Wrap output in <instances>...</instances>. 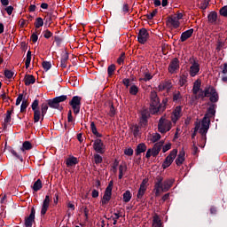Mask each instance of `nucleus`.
Returning a JSON list of instances; mask_svg holds the SVG:
<instances>
[{"instance_id": "obj_18", "label": "nucleus", "mask_w": 227, "mask_h": 227, "mask_svg": "<svg viewBox=\"0 0 227 227\" xmlns=\"http://www.w3.org/2000/svg\"><path fill=\"white\" fill-rule=\"evenodd\" d=\"M49 205H51V197L46 195L41 208V215H45V214H47V211L49 210Z\"/></svg>"}, {"instance_id": "obj_63", "label": "nucleus", "mask_w": 227, "mask_h": 227, "mask_svg": "<svg viewBox=\"0 0 227 227\" xmlns=\"http://www.w3.org/2000/svg\"><path fill=\"white\" fill-rule=\"evenodd\" d=\"M67 121L70 123L72 121H74V117L72 116V110H69L68 111V114H67Z\"/></svg>"}, {"instance_id": "obj_34", "label": "nucleus", "mask_w": 227, "mask_h": 227, "mask_svg": "<svg viewBox=\"0 0 227 227\" xmlns=\"http://www.w3.org/2000/svg\"><path fill=\"white\" fill-rule=\"evenodd\" d=\"M48 106L52 107L53 109H58V107H59V103H58V100L55 98L48 101Z\"/></svg>"}, {"instance_id": "obj_1", "label": "nucleus", "mask_w": 227, "mask_h": 227, "mask_svg": "<svg viewBox=\"0 0 227 227\" xmlns=\"http://www.w3.org/2000/svg\"><path fill=\"white\" fill-rule=\"evenodd\" d=\"M164 178L160 176H157L156 183L154 184V194L156 197L160 196L161 192H168L170 187H173V179H167L164 182Z\"/></svg>"}, {"instance_id": "obj_19", "label": "nucleus", "mask_w": 227, "mask_h": 227, "mask_svg": "<svg viewBox=\"0 0 227 227\" xmlns=\"http://www.w3.org/2000/svg\"><path fill=\"white\" fill-rule=\"evenodd\" d=\"M35 214H36V211L35 210V207H32L29 216L25 219L26 227L33 226V222L35 221Z\"/></svg>"}, {"instance_id": "obj_4", "label": "nucleus", "mask_w": 227, "mask_h": 227, "mask_svg": "<svg viewBox=\"0 0 227 227\" xmlns=\"http://www.w3.org/2000/svg\"><path fill=\"white\" fill-rule=\"evenodd\" d=\"M166 107L160 105V100L159 99V96H157V92L151 91V103H150V113L152 114H161Z\"/></svg>"}, {"instance_id": "obj_57", "label": "nucleus", "mask_w": 227, "mask_h": 227, "mask_svg": "<svg viewBox=\"0 0 227 227\" xmlns=\"http://www.w3.org/2000/svg\"><path fill=\"white\" fill-rule=\"evenodd\" d=\"M168 150H171V143L166 144V145L162 147V152H163V153H166V152H168Z\"/></svg>"}, {"instance_id": "obj_49", "label": "nucleus", "mask_w": 227, "mask_h": 227, "mask_svg": "<svg viewBox=\"0 0 227 227\" xmlns=\"http://www.w3.org/2000/svg\"><path fill=\"white\" fill-rule=\"evenodd\" d=\"M187 82V76L182 75L179 79V84L180 86H184V84Z\"/></svg>"}, {"instance_id": "obj_14", "label": "nucleus", "mask_w": 227, "mask_h": 227, "mask_svg": "<svg viewBox=\"0 0 227 227\" xmlns=\"http://www.w3.org/2000/svg\"><path fill=\"white\" fill-rule=\"evenodd\" d=\"M180 69V61L178 59H174L168 65L169 74H176Z\"/></svg>"}, {"instance_id": "obj_24", "label": "nucleus", "mask_w": 227, "mask_h": 227, "mask_svg": "<svg viewBox=\"0 0 227 227\" xmlns=\"http://www.w3.org/2000/svg\"><path fill=\"white\" fill-rule=\"evenodd\" d=\"M35 82H36V79L35 78V76H33V74L25 75V78H24L25 86L35 84Z\"/></svg>"}, {"instance_id": "obj_15", "label": "nucleus", "mask_w": 227, "mask_h": 227, "mask_svg": "<svg viewBox=\"0 0 227 227\" xmlns=\"http://www.w3.org/2000/svg\"><path fill=\"white\" fill-rule=\"evenodd\" d=\"M93 149L97 153H106V147L104 145V142H102L101 139H96L93 144Z\"/></svg>"}, {"instance_id": "obj_46", "label": "nucleus", "mask_w": 227, "mask_h": 227, "mask_svg": "<svg viewBox=\"0 0 227 227\" xmlns=\"http://www.w3.org/2000/svg\"><path fill=\"white\" fill-rule=\"evenodd\" d=\"M205 95H206V90H203L200 89L198 94H195V97L196 98H205V97H207Z\"/></svg>"}, {"instance_id": "obj_56", "label": "nucleus", "mask_w": 227, "mask_h": 227, "mask_svg": "<svg viewBox=\"0 0 227 227\" xmlns=\"http://www.w3.org/2000/svg\"><path fill=\"white\" fill-rule=\"evenodd\" d=\"M4 75L7 79H12V77H13V72H12L10 70H5Z\"/></svg>"}, {"instance_id": "obj_3", "label": "nucleus", "mask_w": 227, "mask_h": 227, "mask_svg": "<svg viewBox=\"0 0 227 227\" xmlns=\"http://www.w3.org/2000/svg\"><path fill=\"white\" fill-rule=\"evenodd\" d=\"M208 129H210V121H207L204 118L201 121L195 123L194 132H199V134H201L202 145H200L201 148H203V145L207 143V132H208Z\"/></svg>"}, {"instance_id": "obj_13", "label": "nucleus", "mask_w": 227, "mask_h": 227, "mask_svg": "<svg viewBox=\"0 0 227 227\" xmlns=\"http://www.w3.org/2000/svg\"><path fill=\"white\" fill-rule=\"evenodd\" d=\"M149 38H150V34L148 33V30H146V28H141L137 35L138 43L145 44L146 43V42H148Z\"/></svg>"}, {"instance_id": "obj_55", "label": "nucleus", "mask_w": 227, "mask_h": 227, "mask_svg": "<svg viewBox=\"0 0 227 227\" xmlns=\"http://www.w3.org/2000/svg\"><path fill=\"white\" fill-rule=\"evenodd\" d=\"M125 155H128L129 157L134 155V150L132 148L125 149L124 151Z\"/></svg>"}, {"instance_id": "obj_36", "label": "nucleus", "mask_w": 227, "mask_h": 227, "mask_svg": "<svg viewBox=\"0 0 227 227\" xmlns=\"http://www.w3.org/2000/svg\"><path fill=\"white\" fill-rule=\"evenodd\" d=\"M114 72H116V65L112 64L107 68L108 77H113V75H114Z\"/></svg>"}, {"instance_id": "obj_59", "label": "nucleus", "mask_w": 227, "mask_h": 227, "mask_svg": "<svg viewBox=\"0 0 227 227\" xmlns=\"http://www.w3.org/2000/svg\"><path fill=\"white\" fill-rule=\"evenodd\" d=\"M23 98H24V95L20 94L16 99V106H20V102H22Z\"/></svg>"}, {"instance_id": "obj_42", "label": "nucleus", "mask_w": 227, "mask_h": 227, "mask_svg": "<svg viewBox=\"0 0 227 227\" xmlns=\"http://www.w3.org/2000/svg\"><path fill=\"white\" fill-rule=\"evenodd\" d=\"M26 68H29V65H31V51H28L27 53V59L25 61Z\"/></svg>"}, {"instance_id": "obj_41", "label": "nucleus", "mask_w": 227, "mask_h": 227, "mask_svg": "<svg viewBox=\"0 0 227 227\" xmlns=\"http://www.w3.org/2000/svg\"><path fill=\"white\" fill-rule=\"evenodd\" d=\"M129 93L131 95H137V93H139V87H137V85H131L129 88Z\"/></svg>"}, {"instance_id": "obj_40", "label": "nucleus", "mask_w": 227, "mask_h": 227, "mask_svg": "<svg viewBox=\"0 0 227 227\" xmlns=\"http://www.w3.org/2000/svg\"><path fill=\"white\" fill-rule=\"evenodd\" d=\"M159 139H160V134L159 133H153V135L150 136L151 143H157Z\"/></svg>"}, {"instance_id": "obj_32", "label": "nucleus", "mask_w": 227, "mask_h": 227, "mask_svg": "<svg viewBox=\"0 0 227 227\" xmlns=\"http://www.w3.org/2000/svg\"><path fill=\"white\" fill-rule=\"evenodd\" d=\"M43 184H42V180L37 179L34 185L32 186L33 191H35V192H38V191H40V189H42Z\"/></svg>"}, {"instance_id": "obj_38", "label": "nucleus", "mask_w": 227, "mask_h": 227, "mask_svg": "<svg viewBox=\"0 0 227 227\" xmlns=\"http://www.w3.org/2000/svg\"><path fill=\"white\" fill-rule=\"evenodd\" d=\"M12 114H13V106H12L11 110H8L6 113V117L4 119L5 123H10V121H12Z\"/></svg>"}, {"instance_id": "obj_22", "label": "nucleus", "mask_w": 227, "mask_h": 227, "mask_svg": "<svg viewBox=\"0 0 227 227\" xmlns=\"http://www.w3.org/2000/svg\"><path fill=\"white\" fill-rule=\"evenodd\" d=\"M184 162H185V151H184V149H182L179 152L177 158L176 159V166H182V164H184Z\"/></svg>"}, {"instance_id": "obj_51", "label": "nucleus", "mask_w": 227, "mask_h": 227, "mask_svg": "<svg viewBox=\"0 0 227 227\" xmlns=\"http://www.w3.org/2000/svg\"><path fill=\"white\" fill-rule=\"evenodd\" d=\"M155 15H157V9H155L154 11H153L152 12H150L149 14L146 15V18L149 20H152V19H153V17H155Z\"/></svg>"}, {"instance_id": "obj_37", "label": "nucleus", "mask_w": 227, "mask_h": 227, "mask_svg": "<svg viewBox=\"0 0 227 227\" xmlns=\"http://www.w3.org/2000/svg\"><path fill=\"white\" fill-rule=\"evenodd\" d=\"M145 152H146V145L139 144L137 147V155H139L140 153H145Z\"/></svg>"}, {"instance_id": "obj_10", "label": "nucleus", "mask_w": 227, "mask_h": 227, "mask_svg": "<svg viewBox=\"0 0 227 227\" xmlns=\"http://www.w3.org/2000/svg\"><path fill=\"white\" fill-rule=\"evenodd\" d=\"M111 196H113V181H110L105 193L103 195V198L101 200L102 205H107L109 201H111Z\"/></svg>"}, {"instance_id": "obj_31", "label": "nucleus", "mask_w": 227, "mask_h": 227, "mask_svg": "<svg viewBox=\"0 0 227 227\" xmlns=\"http://www.w3.org/2000/svg\"><path fill=\"white\" fill-rule=\"evenodd\" d=\"M127 173V165L122 164L119 167V179L121 180L123 178V175Z\"/></svg>"}, {"instance_id": "obj_33", "label": "nucleus", "mask_w": 227, "mask_h": 227, "mask_svg": "<svg viewBox=\"0 0 227 227\" xmlns=\"http://www.w3.org/2000/svg\"><path fill=\"white\" fill-rule=\"evenodd\" d=\"M130 200H132V193L130 192V191H126L123 193L122 200L124 203H129Z\"/></svg>"}, {"instance_id": "obj_47", "label": "nucleus", "mask_w": 227, "mask_h": 227, "mask_svg": "<svg viewBox=\"0 0 227 227\" xmlns=\"http://www.w3.org/2000/svg\"><path fill=\"white\" fill-rule=\"evenodd\" d=\"M67 61H68V55H66L60 61L62 68H67Z\"/></svg>"}, {"instance_id": "obj_61", "label": "nucleus", "mask_w": 227, "mask_h": 227, "mask_svg": "<svg viewBox=\"0 0 227 227\" xmlns=\"http://www.w3.org/2000/svg\"><path fill=\"white\" fill-rule=\"evenodd\" d=\"M122 84H124V86H126V88H129V86H130V79L124 78L122 80Z\"/></svg>"}, {"instance_id": "obj_21", "label": "nucleus", "mask_w": 227, "mask_h": 227, "mask_svg": "<svg viewBox=\"0 0 227 227\" xmlns=\"http://www.w3.org/2000/svg\"><path fill=\"white\" fill-rule=\"evenodd\" d=\"M214 116H215V105H211L204 116V120L210 121V118H214Z\"/></svg>"}, {"instance_id": "obj_53", "label": "nucleus", "mask_w": 227, "mask_h": 227, "mask_svg": "<svg viewBox=\"0 0 227 227\" xmlns=\"http://www.w3.org/2000/svg\"><path fill=\"white\" fill-rule=\"evenodd\" d=\"M180 98H182V94H180V91L175 92L173 95V100L176 101V100H180Z\"/></svg>"}, {"instance_id": "obj_27", "label": "nucleus", "mask_w": 227, "mask_h": 227, "mask_svg": "<svg viewBox=\"0 0 227 227\" xmlns=\"http://www.w3.org/2000/svg\"><path fill=\"white\" fill-rule=\"evenodd\" d=\"M207 19L210 24H215L217 22V12L209 13Z\"/></svg>"}, {"instance_id": "obj_43", "label": "nucleus", "mask_w": 227, "mask_h": 227, "mask_svg": "<svg viewBox=\"0 0 227 227\" xmlns=\"http://www.w3.org/2000/svg\"><path fill=\"white\" fill-rule=\"evenodd\" d=\"M27 106H29V102L24 99L20 106V113H25L26 109H27Z\"/></svg>"}, {"instance_id": "obj_58", "label": "nucleus", "mask_w": 227, "mask_h": 227, "mask_svg": "<svg viewBox=\"0 0 227 227\" xmlns=\"http://www.w3.org/2000/svg\"><path fill=\"white\" fill-rule=\"evenodd\" d=\"M43 36H44V38L49 39L52 36V32H51L49 29H47L43 32Z\"/></svg>"}, {"instance_id": "obj_6", "label": "nucleus", "mask_w": 227, "mask_h": 227, "mask_svg": "<svg viewBox=\"0 0 227 227\" xmlns=\"http://www.w3.org/2000/svg\"><path fill=\"white\" fill-rule=\"evenodd\" d=\"M33 148V145L29 141H25L22 145V147L20 149V153H17V151L12 150L11 151V153L16 157V159H19L22 162L24 159L22 158V153L26 154V150H31Z\"/></svg>"}, {"instance_id": "obj_20", "label": "nucleus", "mask_w": 227, "mask_h": 227, "mask_svg": "<svg viewBox=\"0 0 227 227\" xmlns=\"http://www.w3.org/2000/svg\"><path fill=\"white\" fill-rule=\"evenodd\" d=\"M162 146H164V142L160 141L154 145L152 150L153 157H157L159 155L160 150H162Z\"/></svg>"}, {"instance_id": "obj_11", "label": "nucleus", "mask_w": 227, "mask_h": 227, "mask_svg": "<svg viewBox=\"0 0 227 227\" xmlns=\"http://www.w3.org/2000/svg\"><path fill=\"white\" fill-rule=\"evenodd\" d=\"M189 74L191 77H196L200 74V63L194 59H190V70Z\"/></svg>"}, {"instance_id": "obj_12", "label": "nucleus", "mask_w": 227, "mask_h": 227, "mask_svg": "<svg viewBox=\"0 0 227 227\" xmlns=\"http://www.w3.org/2000/svg\"><path fill=\"white\" fill-rule=\"evenodd\" d=\"M206 97H210V102H217L219 100V94L215 91V89L212 86L207 87L206 89Z\"/></svg>"}, {"instance_id": "obj_64", "label": "nucleus", "mask_w": 227, "mask_h": 227, "mask_svg": "<svg viewBox=\"0 0 227 227\" xmlns=\"http://www.w3.org/2000/svg\"><path fill=\"white\" fill-rule=\"evenodd\" d=\"M5 12H7L8 15H12V13H13V6L10 5L6 7Z\"/></svg>"}, {"instance_id": "obj_28", "label": "nucleus", "mask_w": 227, "mask_h": 227, "mask_svg": "<svg viewBox=\"0 0 227 227\" xmlns=\"http://www.w3.org/2000/svg\"><path fill=\"white\" fill-rule=\"evenodd\" d=\"M201 82L196 81L193 84L192 92L194 95H198L200 93V90H201Z\"/></svg>"}, {"instance_id": "obj_62", "label": "nucleus", "mask_w": 227, "mask_h": 227, "mask_svg": "<svg viewBox=\"0 0 227 227\" xmlns=\"http://www.w3.org/2000/svg\"><path fill=\"white\" fill-rule=\"evenodd\" d=\"M114 215V219H118L119 217H123V213H121V210H120L115 212Z\"/></svg>"}, {"instance_id": "obj_44", "label": "nucleus", "mask_w": 227, "mask_h": 227, "mask_svg": "<svg viewBox=\"0 0 227 227\" xmlns=\"http://www.w3.org/2000/svg\"><path fill=\"white\" fill-rule=\"evenodd\" d=\"M93 159L96 164H102L103 159L102 156H100V154H94Z\"/></svg>"}, {"instance_id": "obj_23", "label": "nucleus", "mask_w": 227, "mask_h": 227, "mask_svg": "<svg viewBox=\"0 0 227 227\" xmlns=\"http://www.w3.org/2000/svg\"><path fill=\"white\" fill-rule=\"evenodd\" d=\"M194 33V29L191 28L189 30H186L184 32L182 33L181 37H180V41L181 42H186V40H189V38H191V36H192V34Z\"/></svg>"}, {"instance_id": "obj_17", "label": "nucleus", "mask_w": 227, "mask_h": 227, "mask_svg": "<svg viewBox=\"0 0 227 227\" xmlns=\"http://www.w3.org/2000/svg\"><path fill=\"white\" fill-rule=\"evenodd\" d=\"M182 117V106H176L171 114V120L174 123H176Z\"/></svg>"}, {"instance_id": "obj_25", "label": "nucleus", "mask_w": 227, "mask_h": 227, "mask_svg": "<svg viewBox=\"0 0 227 227\" xmlns=\"http://www.w3.org/2000/svg\"><path fill=\"white\" fill-rule=\"evenodd\" d=\"M76 164H79V160L76 157L71 156L66 160L67 168H72V166H75Z\"/></svg>"}, {"instance_id": "obj_35", "label": "nucleus", "mask_w": 227, "mask_h": 227, "mask_svg": "<svg viewBox=\"0 0 227 227\" xmlns=\"http://www.w3.org/2000/svg\"><path fill=\"white\" fill-rule=\"evenodd\" d=\"M152 79H153V75H152V74L147 71L144 73L143 78H139V81H145V82H146L148 81H152Z\"/></svg>"}, {"instance_id": "obj_29", "label": "nucleus", "mask_w": 227, "mask_h": 227, "mask_svg": "<svg viewBox=\"0 0 227 227\" xmlns=\"http://www.w3.org/2000/svg\"><path fill=\"white\" fill-rule=\"evenodd\" d=\"M90 130L92 134L96 136V137H102V134L98 133V131L97 130V126L95 125L94 121L90 122Z\"/></svg>"}, {"instance_id": "obj_48", "label": "nucleus", "mask_w": 227, "mask_h": 227, "mask_svg": "<svg viewBox=\"0 0 227 227\" xmlns=\"http://www.w3.org/2000/svg\"><path fill=\"white\" fill-rule=\"evenodd\" d=\"M123 61H125V52H122L121 56L117 59L118 65H123Z\"/></svg>"}, {"instance_id": "obj_26", "label": "nucleus", "mask_w": 227, "mask_h": 227, "mask_svg": "<svg viewBox=\"0 0 227 227\" xmlns=\"http://www.w3.org/2000/svg\"><path fill=\"white\" fill-rule=\"evenodd\" d=\"M160 91H169L171 90V83L170 82H161L159 85Z\"/></svg>"}, {"instance_id": "obj_54", "label": "nucleus", "mask_w": 227, "mask_h": 227, "mask_svg": "<svg viewBox=\"0 0 227 227\" xmlns=\"http://www.w3.org/2000/svg\"><path fill=\"white\" fill-rule=\"evenodd\" d=\"M220 15H222L223 17H227V5L223 6L220 10Z\"/></svg>"}, {"instance_id": "obj_5", "label": "nucleus", "mask_w": 227, "mask_h": 227, "mask_svg": "<svg viewBox=\"0 0 227 227\" xmlns=\"http://www.w3.org/2000/svg\"><path fill=\"white\" fill-rule=\"evenodd\" d=\"M184 19V14L182 12H176L173 16H169L167 19L166 24L169 29H178L180 27V20Z\"/></svg>"}, {"instance_id": "obj_30", "label": "nucleus", "mask_w": 227, "mask_h": 227, "mask_svg": "<svg viewBox=\"0 0 227 227\" xmlns=\"http://www.w3.org/2000/svg\"><path fill=\"white\" fill-rule=\"evenodd\" d=\"M162 226V222L160 221V217L155 215L153 218V227H160Z\"/></svg>"}, {"instance_id": "obj_50", "label": "nucleus", "mask_w": 227, "mask_h": 227, "mask_svg": "<svg viewBox=\"0 0 227 227\" xmlns=\"http://www.w3.org/2000/svg\"><path fill=\"white\" fill-rule=\"evenodd\" d=\"M57 99V102L59 104H60V102H65V100H67V98H68V97L67 95H62L59 97L55 98Z\"/></svg>"}, {"instance_id": "obj_16", "label": "nucleus", "mask_w": 227, "mask_h": 227, "mask_svg": "<svg viewBox=\"0 0 227 227\" xmlns=\"http://www.w3.org/2000/svg\"><path fill=\"white\" fill-rule=\"evenodd\" d=\"M147 184H148V179H144L140 184V188L137 192V198L138 200H141V198H143V196H145V192H146V189H147Z\"/></svg>"}, {"instance_id": "obj_60", "label": "nucleus", "mask_w": 227, "mask_h": 227, "mask_svg": "<svg viewBox=\"0 0 227 227\" xmlns=\"http://www.w3.org/2000/svg\"><path fill=\"white\" fill-rule=\"evenodd\" d=\"M116 114V110L114 109V106L112 105L110 106V111H109V116L113 117Z\"/></svg>"}, {"instance_id": "obj_39", "label": "nucleus", "mask_w": 227, "mask_h": 227, "mask_svg": "<svg viewBox=\"0 0 227 227\" xmlns=\"http://www.w3.org/2000/svg\"><path fill=\"white\" fill-rule=\"evenodd\" d=\"M43 27V19L40 17L36 18L35 22V27H36V29H40V27Z\"/></svg>"}, {"instance_id": "obj_9", "label": "nucleus", "mask_w": 227, "mask_h": 227, "mask_svg": "<svg viewBox=\"0 0 227 227\" xmlns=\"http://www.w3.org/2000/svg\"><path fill=\"white\" fill-rule=\"evenodd\" d=\"M82 100V98L79 96H74L72 98L71 101L69 102V106H71L74 114H79V113H81Z\"/></svg>"}, {"instance_id": "obj_8", "label": "nucleus", "mask_w": 227, "mask_h": 227, "mask_svg": "<svg viewBox=\"0 0 227 227\" xmlns=\"http://www.w3.org/2000/svg\"><path fill=\"white\" fill-rule=\"evenodd\" d=\"M178 154V150L174 149L170 152V153L166 157V159L164 160L161 168L163 169H168V168H169V166H171V164H173V160H175V159H176V155Z\"/></svg>"}, {"instance_id": "obj_7", "label": "nucleus", "mask_w": 227, "mask_h": 227, "mask_svg": "<svg viewBox=\"0 0 227 227\" xmlns=\"http://www.w3.org/2000/svg\"><path fill=\"white\" fill-rule=\"evenodd\" d=\"M171 121L166 119L165 116L161 117L158 123V130L160 134H166L171 130Z\"/></svg>"}, {"instance_id": "obj_52", "label": "nucleus", "mask_w": 227, "mask_h": 227, "mask_svg": "<svg viewBox=\"0 0 227 227\" xmlns=\"http://www.w3.org/2000/svg\"><path fill=\"white\" fill-rule=\"evenodd\" d=\"M132 132H133V136H135V137H137V136H139V127L134 126L132 128Z\"/></svg>"}, {"instance_id": "obj_45", "label": "nucleus", "mask_w": 227, "mask_h": 227, "mask_svg": "<svg viewBox=\"0 0 227 227\" xmlns=\"http://www.w3.org/2000/svg\"><path fill=\"white\" fill-rule=\"evenodd\" d=\"M52 67V64L49 61H43V68L47 72L48 70H51Z\"/></svg>"}, {"instance_id": "obj_2", "label": "nucleus", "mask_w": 227, "mask_h": 227, "mask_svg": "<svg viewBox=\"0 0 227 227\" xmlns=\"http://www.w3.org/2000/svg\"><path fill=\"white\" fill-rule=\"evenodd\" d=\"M39 101L38 99L34 100V102L31 105V108L34 111V123H38V121H43V118L45 114H47V111L49 109V104L43 103L41 105V111L38 108Z\"/></svg>"}]
</instances>
